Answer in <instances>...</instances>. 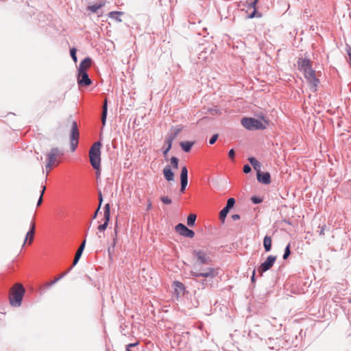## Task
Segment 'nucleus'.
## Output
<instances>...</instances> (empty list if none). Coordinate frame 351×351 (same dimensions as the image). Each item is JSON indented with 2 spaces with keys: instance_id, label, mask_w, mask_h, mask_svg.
<instances>
[{
  "instance_id": "1",
  "label": "nucleus",
  "mask_w": 351,
  "mask_h": 351,
  "mask_svg": "<svg viewBox=\"0 0 351 351\" xmlns=\"http://www.w3.org/2000/svg\"><path fill=\"white\" fill-rule=\"evenodd\" d=\"M101 143L99 141L95 142L89 150L90 162L95 170L99 171L101 164Z\"/></svg>"
},
{
  "instance_id": "2",
  "label": "nucleus",
  "mask_w": 351,
  "mask_h": 351,
  "mask_svg": "<svg viewBox=\"0 0 351 351\" xmlns=\"http://www.w3.org/2000/svg\"><path fill=\"white\" fill-rule=\"evenodd\" d=\"M25 289L20 283L15 284L10 290V303L13 306H19L21 304Z\"/></svg>"
},
{
  "instance_id": "3",
  "label": "nucleus",
  "mask_w": 351,
  "mask_h": 351,
  "mask_svg": "<svg viewBox=\"0 0 351 351\" xmlns=\"http://www.w3.org/2000/svg\"><path fill=\"white\" fill-rule=\"evenodd\" d=\"M63 152L58 147L51 148L47 154V163L45 167L47 173L51 170L53 166L56 165L58 158L63 156Z\"/></svg>"
},
{
  "instance_id": "4",
  "label": "nucleus",
  "mask_w": 351,
  "mask_h": 351,
  "mask_svg": "<svg viewBox=\"0 0 351 351\" xmlns=\"http://www.w3.org/2000/svg\"><path fill=\"white\" fill-rule=\"evenodd\" d=\"M199 267L193 269L191 271V275L195 278L204 277V278H210L211 279L214 278L216 276V270L213 267H206V268H199Z\"/></svg>"
},
{
  "instance_id": "5",
  "label": "nucleus",
  "mask_w": 351,
  "mask_h": 351,
  "mask_svg": "<svg viewBox=\"0 0 351 351\" xmlns=\"http://www.w3.org/2000/svg\"><path fill=\"white\" fill-rule=\"evenodd\" d=\"M304 77L306 79L311 88L313 91H316L317 87L319 84V80L316 77L315 71L313 69L312 65L308 66L306 70L302 71Z\"/></svg>"
},
{
  "instance_id": "6",
  "label": "nucleus",
  "mask_w": 351,
  "mask_h": 351,
  "mask_svg": "<svg viewBox=\"0 0 351 351\" xmlns=\"http://www.w3.org/2000/svg\"><path fill=\"white\" fill-rule=\"evenodd\" d=\"M241 124L245 128L249 130H263L265 128V124L261 121L254 118H243Z\"/></svg>"
},
{
  "instance_id": "7",
  "label": "nucleus",
  "mask_w": 351,
  "mask_h": 351,
  "mask_svg": "<svg viewBox=\"0 0 351 351\" xmlns=\"http://www.w3.org/2000/svg\"><path fill=\"white\" fill-rule=\"evenodd\" d=\"M193 256L196 258V263L194 265V269L199 267L201 265H209L211 262V258L207 256L205 251L194 250L193 252Z\"/></svg>"
},
{
  "instance_id": "8",
  "label": "nucleus",
  "mask_w": 351,
  "mask_h": 351,
  "mask_svg": "<svg viewBox=\"0 0 351 351\" xmlns=\"http://www.w3.org/2000/svg\"><path fill=\"white\" fill-rule=\"evenodd\" d=\"M79 130L77 128V125L76 121H73L72 122L71 130L70 133V145L71 152H74L78 145L79 140Z\"/></svg>"
},
{
  "instance_id": "9",
  "label": "nucleus",
  "mask_w": 351,
  "mask_h": 351,
  "mask_svg": "<svg viewBox=\"0 0 351 351\" xmlns=\"http://www.w3.org/2000/svg\"><path fill=\"white\" fill-rule=\"evenodd\" d=\"M276 261V256L269 255L267 259L258 267V272L262 276L264 272L268 271L273 267Z\"/></svg>"
},
{
  "instance_id": "10",
  "label": "nucleus",
  "mask_w": 351,
  "mask_h": 351,
  "mask_svg": "<svg viewBox=\"0 0 351 351\" xmlns=\"http://www.w3.org/2000/svg\"><path fill=\"white\" fill-rule=\"evenodd\" d=\"M176 231L179 233L181 236L187 237V238H193L195 236V232L189 229L183 223H178L175 227Z\"/></svg>"
},
{
  "instance_id": "11",
  "label": "nucleus",
  "mask_w": 351,
  "mask_h": 351,
  "mask_svg": "<svg viewBox=\"0 0 351 351\" xmlns=\"http://www.w3.org/2000/svg\"><path fill=\"white\" fill-rule=\"evenodd\" d=\"M180 129L176 130L174 132L169 133L167 135L165 138V143H166V148L163 150V154L164 156H166L167 153L169 152V150L171 149L172 147V143L174 141V139L176 138L177 135L180 132Z\"/></svg>"
},
{
  "instance_id": "12",
  "label": "nucleus",
  "mask_w": 351,
  "mask_h": 351,
  "mask_svg": "<svg viewBox=\"0 0 351 351\" xmlns=\"http://www.w3.org/2000/svg\"><path fill=\"white\" fill-rule=\"evenodd\" d=\"M104 223L98 226V230L101 232L104 231L106 229V228L108 227V222L110 221V206L109 204H106L104 206Z\"/></svg>"
},
{
  "instance_id": "13",
  "label": "nucleus",
  "mask_w": 351,
  "mask_h": 351,
  "mask_svg": "<svg viewBox=\"0 0 351 351\" xmlns=\"http://www.w3.org/2000/svg\"><path fill=\"white\" fill-rule=\"evenodd\" d=\"M77 83L80 86H87L91 84L92 82L87 72H78Z\"/></svg>"
},
{
  "instance_id": "14",
  "label": "nucleus",
  "mask_w": 351,
  "mask_h": 351,
  "mask_svg": "<svg viewBox=\"0 0 351 351\" xmlns=\"http://www.w3.org/2000/svg\"><path fill=\"white\" fill-rule=\"evenodd\" d=\"M257 180L259 182L269 184L271 182V176L268 172H261V170L257 172Z\"/></svg>"
},
{
  "instance_id": "15",
  "label": "nucleus",
  "mask_w": 351,
  "mask_h": 351,
  "mask_svg": "<svg viewBox=\"0 0 351 351\" xmlns=\"http://www.w3.org/2000/svg\"><path fill=\"white\" fill-rule=\"evenodd\" d=\"M34 233H35V223L34 220H32L29 224V230L27 232L25 239L23 243V245L25 244L27 241L29 239V243H32L34 237Z\"/></svg>"
},
{
  "instance_id": "16",
  "label": "nucleus",
  "mask_w": 351,
  "mask_h": 351,
  "mask_svg": "<svg viewBox=\"0 0 351 351\" xmlns=\"http://www.w3.org/2000/svg\"><path fill=\"white\" fill-rule=\"evenodd\" d=\"M92 60L90 58H84L80 64L78 72H87L86 70L90 66Z\"/></svg>"
},
{
  "instance_id": "17",
  "label": "nucleus",
  "mask_w": 351,
  "mask_h": 351,
  "mask_svg": "<svg viewBox=\"0 0 351 351\" xmlns=\"http://www.w3.org/2000/svg\"><path fill=\"white\" fill-rule=\"evenodd\" d=\"M298 64L300 71L302 72L311 65V62L307 58H300Z\"/></svg>"
},
{
  "instance_id": "18",
  "label": "nucleus",
  "mask_w": 351,
  "mask_h": 351,
  "mask_svg": "<svg viewBox=\"0 0 351 351\" xmlns=\"http://www.w3.org/2000/svg\"><path fill=\"white\" fill-rule=\"evenodd\" d=\"M163 174H164L165 179L167 181L173 180L174 173L171 171L169 166H167L166 167H165V169H163Z\"/></svg>"
},
{
  "instance_id": "19",
  "label": "nucleus",
  "mask_w": 351,
  "mask_h": 351,
  "mask_svg": "<svg viewBox=\"0 0 351 351\" xmlns=\"http://www.w3.org/2000/svg\"><path fill=\"white\" fill-rule=\"evenodd\" d=\"M105 5V2L100 1L99 3H97L92 5H88L87 7V10L90 11L93 13H96L99 9Z\"/></svg>"
},
{
  "instance_id": "20",
  "label": "nucleus",
  "mask_w": 351,
  "mask_h": 351,
  "mask_svg": "<svg viewBox=\"0 0 351 351\" xmlns=\"http://www.w3.org/2000/svg\"><path fill=\"white\" fill-rule=\"evenodd\" d=\"M263 246L266 252H269L271 249V238L269 236H265L263 239Z\"/></svg>"
},
{
  "instance_id": "21",
  "label": "nucleus",
  "mask_w": 351,
  "mask_h": 351,
  "mask_svg": "<svg viewBox=\"0 0 351 351\" xmlns=\"http://www.w3.org/2000/svg\"><path fill=\"white\" fill-rule=\"evenodd\" d=\"M249 162L252 165L253 168L258 172L261 169V164L254 157L248 158Z\"/></svg>"
},
{
  "instance_id": "22",
  "label": "nucleus",
  "mask_w": 351,
  "mask_h": 351,
  "mask_svg": "<svg viewBox=\"0 0 351 351\" xmlns=\"http://www.w3.org/2000/svg\"><path fill=\"white\" fill-rule=\"evenodd\" d=\"M107 111H108V101L106 99L104 102V105L102 107V114H101V121L103 125H105L106 117H107Z\"/></svg>"
},
{
  "instance_id": "23",
  "label": "nucleus",
  "mask_w": 351,
  "mask_h": 351,
  "mask_svg": "<svg viewBox=\"0 0 351 351\" xmlns=\"http://www.w3.org/2000/svg\"><path fill=\"white\" fill-rule=\"evenodd\" d=\"M193 142L183 141L180 143V145L185 152H189L191 149V147L193 145Z\"/></svg>"
},
{
  "instance_id": "24",
  "label": "nucleus",
  "mask_w": 351,
  "mask_h": 351,
  "mask_svg": "<svg viewBox=\"0 0 351 351\" xmlns=\"http://www.w3.org/2000/svg\"><path fill=\"white\" fill-rule=\"evenodd\" d=\"M123 14V12H122L113 11V12H110L108 14V16L110 18L113 19L117 21L118 22H121V19H120V16H122Z\"/></svg>"
},
{
  "instance_id": "25",
  "label": "nucleus",
  "mask_w": 351,
  "mask_h": 351,
  "mask_svg": "<svg viewBox=\"0 0 351 351\" xmlns=\"http://www.w3.org/2000/svg\"><path fill=\"white\" fill-rule=\"evenodd\" d=\"M196 217L197 216L195 214H190L187 217V225L190 227L193 226L195 225Z\"/></svg>"
},
{
  "instance_id": "26",
  "label": "nucleus",
  "mask_w": 351,
  "mask_h": 351,
  "mask_svg": "<svg viewBox=\"0 0 351 351\" xmlns=\"http://www.w3.org/2000/svg\"><path fill=\"white\" fill-rule=\"evenodd\" d=\"M82 252H83L82 250L80 251V250L77 249V252L75 253V258H74V260H73V265L71 266L72 267L73 266H75L78 263V261H79V260H80V257H81V256L82 254Z\"/></svg>"
},
{
  "instance_id": "27",
  "label": "nucleus",
  "mask_w": 351,
  "mask_h": 351,
  "mask_svg": "<svg viewBox=\"0 0 351 351\" xmlns=\"http://www.w3.org/2000/svg\"><path fill=\"white\" fill-rule=\"evenodd\" d=\"M230 209L226 207H224L219 213V219L222 221H224L225 218L227 216Z\"/></svg>"
},
{
  "instance_id": "28",
  "label": "nucleus",
  "mask_w": 351,
  "mask_h": 351,
  "mask_svg": "<svg viewBox=\"0 0 351 351\" xmlns=\"http://www.w3.org/2000/svg\"><path fill=\"white\" fill-rule=\"evenodd\" d=\"M188 178V170L186 167H182L180 173V180Z\"/></svg>"
},
{
  "instance_id": "29",
  "label": "nucleus",
  "mask_w": 351,
  "mask_h": 351,
  "mask_svg": "<svg viewBox=\"0 0 351 351\" xmlns=\"http://www.w3.org/2000/svg\"><path fill=\"white\" fill-rule=\"evenodd\" d=\"M235 204V200L233 197H230L228 199L226 206L225 207L228 208V209H231Z\"/></svg>"
},
{
  "instance_id": "30",
  "label": "nucleus",
  "mask_w": 351,
  "mask_h": 351,
  "mask_svg": "<svg viewBox=\"0 0 351 351\" xmlns=\"http://www.w3.org/2000/svg\"><path fill=\"white\" fill-rule=\"evenodd\" d=\"M181 182V188L180 191L184 192L186 189V187L188 184V178L180 180Z\"/></svg>"
},
{
  "instance_id": "31",
  "label": "nucleus",
  "mask_w": 351,
  "mask_h": 351,
  "mask_svg": "<svg viewBox=\"0 0 351 351\" xmlns=\"http://www.w3.org/2000/svg\"><path fill=\"white\" fill-rule=\"evenodd\" d=\"M290 244L289 243L285 250V253L283 255V259H287L291 254V250H290Z\"/></svg>"
},
{
  "instance_id": "32",
  "label": "nucleus",
  "mask_w": 351,
  "mask_h": 351,
  "mask_svg": "<svg viewBox=\"0 0 351 351\" xmlns=\"http://www.w3.org/2000/svg\"><path fill=\"white\" fill-rule=\"evenodd\" d=\"M171 163L173 168L177 169L178 167V159L176 157H171Z\"/></svg>"
},
{
  "instance_id": "33",
  "label": "nucleus",
  "mask_w": 351,
  "mask_h": 351,
  "mask_svg": "<svg viewBox=\"0 0 351 351\" xmlns=\"http://www.w3.org/2000/svg\"><path fill=\"white\" fill-rule=\"evenodd\" d=\"M46 189V187L45 186H43V189L40 191V197L38 200V202H37V206H39L42 202H43V195H44V193H45V191Z\"/></svg>"
},
{
  "instance_id": "34",
  "label": "nucleus",
  "mask_w": 351,
  "mask_h": 351,
  "mask_svg": "<svg viewBox=\"0 0 351 351\" xmlns=\"http://www.w3.org/2000/svg\"><path fill=\"white\" fill-rule=\"evenodd\" d=\"M261 14H260L259 12H258L256 11V9H254L253 10V12L250 14L248 15V18L249 19H252V18H254V17H261Z\"/></svg>"
},
{
  "instance_id": "35",
  "label": "nucleus",
  "mask_w": 351,
  "mask_h": 351,
  "mask_svg": "<svg viewBox=\"0 0 351 351\" xmlns=\"http://www.w3.org/2000/svg\"><path fill=\"white\" fill-rule=\"evenodd\" d=\"M70 53H71V56L72 59L73 60V61L75 62H76L77 60V56H76V49L75 48L71 49L70 51Z\"/></svg>"
},
{
  "instance_id": "36",
  "label": "nucleus",
  "mask_w": 351,
  "mask_h": 351,
  "mask_svg": "<svg viewBox=\"0 0 351 351\" xmlns=\"http://www.w3.org/2000/svg\"><path fill=\"white\" fill-rule=\"evenodd\" d=\"M252 202L255 204H260L263 202V199L258 197H252Z\"/></svg>"
},
{
  "instance_id": "37",
  "label": "nucleus",
  "mask_w": 351,
  "mask_h": 351,
  "mask_svg": "<svg viewBox=\"0 0 351 351\" xmlns=\"http://www.w3.org/2000/svg\"><path fill=\"white\" fill-rule=\"evenodd\" d=\"M161 201L165 204H170L171 203V199L169 198L168 197H162Z\"/></svg>"
},
{
  "instance_id": "38",
  "label": "nucleus",
  "mask_w": 351,
  "mask_h": 351,
  "mask_svg": "<svg viewBox=\"0 0 351 351\" xmlns=\"http://www.w3.org/2000/svg\"><path fill=\"white\" fill-rule=\"evenodd\" d=\"M217 138H218V134H214V135H213V136L210 138V140H209V143H210V145L214 144V143L216 142V141L217 140Z\"/></svg>"
},
{
  "instance_id": "39",
  "label": "nucleus",
  "mask_w": 351,
  "mask_h": 351,
  "mask_svg": "<svg viewBox=\"0 0 351 351\" xmlns=\"http://www.w3.org/2000/svg\"><path fill=\"white\" fill-rule=\"evenodd\" d=\"M251 167L249 165H245L243 166V172L245 173H249L251 171Z\"/></svg>"
},
{
  "instance_id": "40",
  "label": "nucleus",
  "mask_w": 351,
  "mask_h": 351,
  "mask_svg": "<svg viewBox=\"0 0 351 351\" xmlns=\"http://www.w3.org/2000/svg\"><path fill=\"white\" fill-rule=\"evenodd\" d=\"M72 267H70L66 271L63 272L61 275L57 277L58 278H59V280L64 276H65L72 269Z\"/></svg>"
},
{
  "instance_id": "41",
  "label": "nucleus",
  "mask_w": 351,
  "mask_h": 351,
  "mask_svg": "<svg viewBox=\"0 0 351 351\" xmlns=\"http://www.w3.org/2000/svg\"><path fill=\"white\" fill-rule=\"evenodd\" d=\"M258 2V0H253L251 1L249 4V8H253L254 10L256 9V5Z\"/></svg>"
},
{
  "instance_id": "42",
  "label": "nucleus",
  "mask_w": 351,
  "mask_h": 351,
  "mask_svg": "<svg viewBox=\"0 0 351 351\" xmlns=\"http://www.w3.org/2000/svg\"><path fill=\"white\" fill-rule=\"evenodd\" d=\"M235 156V152L233 149H231L228 152V156L231 159H234Z\"/></svg>"
},
{
  "instance_id": "43",
  "label": "nucleus",
  "mask_w": 351,
  "mask_h": 351,
  "mask_svg": "<svg viewBox=\"0 0 351 351\" xmlns=\"http://www.w3.org/2000/svg\"><path fill=\"white\" fill-rule=\"evenodd\" d=\"M58 281H59V278H56L53 281L50 282H48L46 286L49 287H51L52 285H53L54 284H56Z\"/></svg>"
},
{
  "instance_id": "44",
  "label": "nucleus",
  "mask_w": 351,
  "mask_h": 351,
  "mask_svg": "<svg viewBox=\"0 0 351 351\" xmlns=\"http://www.w3.org/2000/svg\"><path fill=\"white\" fill-rule=\"evenodd\" d=\"M175 284L176 285V287L180 290L184 289V285H182V283L180 282H176Z\"/></svg>"
},
{
  "instance_id": "45",
  "label": "nucleus",
  "mask_w": 351,
  "mask_h": 351,
  "mask_svg": "<svg viewBox=\"0 0 351 351\" xmlns=\"http://www.w3.org/2000/svg\"><path fill=\"white\" fill-rule=\"evenodd\" d=\"M86 244V240H84L80 246L79 247V250L84 251Z\"/></svg>"
},
{
  "instance_id": "46",
  "label": "nucleus",
  "mask_w": 351,
  "mask_h": 351,
  "mask_svg": "<svg viewBox=\"0 0 351 351\" xmlns=\"http://www.w3.org/2000/svg\"><path fill=\"white\" fill-rule=\"evenodd\" d=\"M103 202V197H102V195H101V193L99 192V206L101 207V203Z\"/></svg>"
},
{
  "instance_id": "47",
  "label": "nucleus",
  "mask_w": 351,
  "mask_h": 351,
  "mask_svg": "<svg viewBox=\"0 0 351 351\" xmlns=\"http://www.w3.org/2000/svg\"><path fill=\"white\" fill-rule=\"evenodd\" d=\"M232 219L233 220H234V221H235V220H238V219H240V216H239V215H238V214H234V215H232Z\"/></svg>"
},
{
  "instance_id": "48",
  "label": "nucleus",
  "mask_w": 351,
  "mask_h": 351,
  "mask_svg": "<svg viewBox=\"0 0 351 351\" xmlns=\"http://www.w3.org/2000/svg\"><path fill=\"white\" fill-rule=\"evenodd\" d=\"M99 209H100V207L99 206V207H98V208L97 209V210L95 211V214H94L93 217V219H95V218H96V217H97V213H99Z\"/></svg>"
},
{
  "instance_id": "49",
  "label": "nucleus",
  "mask_w": 351,
  "mask_h": 351,
  "mask_svg": "<svg viewBox=\"0 0 351 351\" xmlns=\"http://www.w3.org/2000/svg\"><path fill=\"white\" fill-rule=\"evenodd\" d=\"M251 280H252V282H254V280H255V270L253 271Z\"/></svg>"
},
{
  "instance_id": "50",
  "label": "nucleus",
  "mask_w": 351,
  "mask_h": 351,
  "mask_svg": "<svg viewBox=\"0 0 351 351\" xmlns=\"http://www.w3.org/2000/svg\"><path fill=\"white\" fill-rule=\"evenodd\" d=\"M151 208H152V202L149 200V201H148V204H147V210H149V209H151Z\"/></svg>"
},
{
  "instance_id": "51",
  "label": "nucleus",
  "mask_w": 351,
  "mask_h": 351,
  "mask_svg": "<svg viewBox=\"0 0 351 351\" xmlns=\"http://www.w3.org/2000/svg\"><path fill=\"white\" fill-rule=\"evenodd\" d=\"M96 171H97V172H96L97 176H99V175L100 173V169L99 171H97V170H96Z\"/></svg>"
},
{
  "instance_id": "52",
  "label": "nucleus",
  "mask_w": 351,
  "mask_h": 351,
  "mask_svg": "<svg viewBox=\"0 0 351 351\" xmlns=\"http://www.w3.org/2000/svg\"><path fill=\"white\" fill-rule=\"evenodd\" d=\"M114 233H115V237H117V231L116 228L114 229Z\"/></svg>"
},
{
  "instance_id": "53",
  "label": "nucleus",
  "mask_w": 351,
  "mask_h": 351,
  "mask_svg": "<svg viewBox=\"0 0 351 351\" xmlns=\"http://www.w3.org/2000/svg\"><path fill=\"white\" fill-rule=\"evenodd\" d=\"M213 111L215 112V113L218 112V110L217 109H214Z\"/></svg>"
},
{
  "instance_id": "54",
  "label": "nucleus",
  "mask_w": 351,
  "mask_h": 351,
  "mask_svg": "<svg viewBox=\"0 0 351 351\" xmlns=\"http://www.w3.org/2000/svg\"><path fill=\"white\" fill-rule=\"evenodd\" d=\"M115 241H116V238L114 239V241H113V245H115Z\"/></svg>"
},
{
  "instance_id": "55",
  "label": "nucleus",
  "mask_w": 351,
  "mask_h": 351,
  "mask_svg": "<svg viewBox=\"0 0 351 351\" xmlns=\"http://www.w3.org/2000/svg\"><path fill=\"white\" fill-rule=\"evenodd\" d=\"M348 302H349V303L351 304V298L349 299Z\"/></svg>"
},
{
  "instance_id": "56",
  "label": "nucleus",
  "mask_w": 351,
  "mask_h": 351,
  "mask_svg": "<svg viewBox=\"0 0 351 351\" xmlns=\"http://www.w3.org/2000/svg\"><path fill=\"white\" fill-rule=\"evenodd\" d=\"M349 56H350V58L351 59V53H349Z\"/></svg>"
}]
</instances>
